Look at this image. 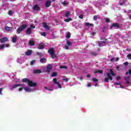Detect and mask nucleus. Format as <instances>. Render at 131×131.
Instances as JSON below:
<instances>
[{"instance_id": "obj_1", "label": "nucleus", "mask_w": 131, "mask_h": 131, "mask_svg": "<svg viewBox=\"0 0 131 131\" xmlns=\"http://www.w3.org/2000/svg\"><path fill=\"white\" fill-rule=\"evenodd\" d=\"M27 26H28L26 24H24L23 25L20 26L19 27H18L16 30V32L17 34H20V33H21V32H22L23 30L26 29V28H27Z\"/></svg>"}, {"instance_id": "obj_2", "label": "nucleus", "mask_w": 131, "mask_h": 131, "mask_svg": "<svg viewBox=\"0 0 131 131\" xmlns=\"http://www.w3.org/2000/svg\"><path fill=\"white\" fill-rule=\"evenodd\" d=\"M48 53H49L51 55V58L52 59H55V58H57V55L55 54V50L54 48H50L48 50Z\"/></svg>"}, {"instance_id": "obj_3", "label": "nucleus", "mask_w": 131, "mask_h": 131, "mask_svg": "<svg viewBox=\"0 0 131 131\" xmlns=\"http://www.w3.org/2000/svg\"><path fill=\"white\" fill-rule=\"evenodd\" d=\"M106 75H107V77H106L104 78V81L105 82H109V79L110 80H112V79H113V77L111 76V75H110V73H107Z\"/></svg>"}, {"instance_id": "obj_4", "label": "nucleus", "mask_w": 131, "mask_h": 131, "mask_svg": "<svg viewBox=\"0 0 131 131\" xmlns=\"http://www.w3.org/2000/svg\"><path fill=\"white\" fill-rule=\"evenodd\" d=\"M107 42V39H104V41H98V43L99 47H104L106 46V43Z\"/></svg>"}, {"instance_id": "obj_5", "label": "nucleus", "mask_w": 131, "mask_h": 131, "mask_svg": "<svg viewBox=\"0 0 131 131\" xmlns=\"http://www.w3.org/2000/svg\"><path fill=\"white\" fill-rule=\"evenodd\" d=\"M53 68V65L52 64H48L47 67L46 72L47 73H50L51 72V70H52Z\"/></svg>"}, {"instance_id": "obj_6", "label": "nucleus", "mask_w": 131, "mask_h": 131, "mask_svg": "<svg viewBox=\"0 0 131 131\" xmlns=\"http://www.w3.org/2000/svg\"><path fill=\"white\" fill-rule=\"evenodd\" d=\"M53 81L55 84H56L57 85H58L59 89H62V86H61V84H60V83L57 81V78H53Z\"/></svg>"}, {"instance_id": "obj_7", "label": "nucleus", "mask_w": 131, "mask_h": 131, "mask_svg": "<svg viewBox=\"0 0 131 131\" xmlns=\"http://www.w3.org/2000/svg\"><path fill=\"white\" fill-rule=\"evenodd\" d=\"M28 85H29V86H30L31 88L35 87L36 86V83L33 82L32 81L29 80L28 83Z\"/></svg>"}, {"instance_id": "obj_8", "label": "nucleus", "mask_w": 131, "mask_h": 131, "mask_svg": "<svg viewBox=\"0 0 131 131\" xmlns=\"http://www.w3.org/2000/svg\"><path fill=\"white\" fill-rule=\"evenodd\" d=\"M52 5V1L50 0H47L45 3V7L50 8Z\"/></svg>"}, {"instance_id": "obj_9", "label": "nucleus", "mask_w": 131, "mask_h": 131, "mask_svg": "<svg viewBox=\"0 0 131 131\" xmlns=\"http://www.w3.org/2000/svg\"><path fill=\"white\" fill-rule=\"evenodd\" d=\"M113 27H116V28L119 29L120 28V26H119V24L118 23H113L112 24V26L110 28V29H112Z\"/></svg>"}, {"instance_id": "obj_10", "label": "nucleus", "mask_w": 131, "mask_h": 131, "mask_svg": "<svg viewBox=\"0 0 131 131\" xmlns=\"http://www.w3.org/2000/svg\"><path fill=\"white\" fill-rule=\"evenodd\" d=\"M9 40V39L7 37H4L3 38H1L0 39V42L2 43H4V42H6V41H8Z\"/></svg>"}, {"instance_id": "obj_11", "label": "nucleus", "mask_w": 131, "mask_h": 131, "mask_svg": "<svg viewBox=\"0 0 131 131\" xmlns=\"http://www.w3.org/2000/svg\"><path fill=\"white\" fill-rule=\"evenodd\" d=\"M45 48V45H43L42 43H40L38 45L37 49L38 50H42V49H44Z\"/></svg>"}, {"instance_id": "obj_12", "label": "nucleus", "mask_w": 131, "mask_h": 131, "mask_svg": "<svg viewBox=\"0 0 131 131\" xmlns=\"http://www.w3.org/2000/svg\"><path fill=\"white\" fill-rule=\"evenodd\" d=\"M42 25H43V27L44 28H46V29H47L48 30H50V27H49V26L47 25V23L43 22Z\"/></svg>"}, {"instance_id": "obj_13", "label": "nucleus", "mask_w": 131, "mask_h": 131, "mask_svg": "<svg viewBox=\"0 0 131 131\" xmlns=\"http://www.w3.org/2000/svg\"><path fill=\"white\" fill-rule=\"evenodd\" d=\"M26 33L27 34H28L29 35L31 34V33H32V31L31 30V28H28L27 30L26 31Z\"/></svg>"}, {"instance_id": "obj_14", "label": "nucleus", "mask_w": 131, "mask_h": 131, "mask_svg": "<svg viewBox=\"0 0 131 131\" xmlns=\"http://www.w3.org/2000/svg\"><path fill=\"white\" fill-rule=\"evenodd\" d=\"M18 86H22V84H15L11 86V89L14 90V89H16V88H18Z\"/></svg>"}, {"instance_id": "obj_15", "label": "nucleus", "mask_w": 131, "mask_h": 131, "mask_svg": "<svg viewBox=\"0 0 131 131\" xmlns=\"http://www.w3.org/2000/svg\"><path fill=\"white\" fill-rule=\"evenodd\" d=\"M33 10H34L35 11H38V10H40V8L39 7V6H38V5H35L33 8Z\"/></svg>"}, {"instance_id": "obj_16", "label": "nucleus", "mask_w": 131, "mask_h": 131, "mask_svg": "<svg viewBox=\"0 0 131 131\" xmlns=\"http://www.w3.org/2000/svg\"><path fill=\"white\" fill-rule=\"evenodd\" d=\"M34 74H38L41 73V70H35L33 71Z\"/></svg>"}, {"instance_id": "obj_17", "label": "nucleus", "mask_w": 131, "mask_h": 131, "mask_svg": "<svg viewBox=\"0 0 131 131\" xmlns=\"http://www.w3.org/2000/svg\"><path fill=\"white\" fill-rule=\"evenodd\" d=\"M129 77H130V76H129L128 77H124V79L126 81V83H127V84H129V81L128 80H129Z\"/></svg>"}, {"instance_id": "obj_18", "label": "nucleus", "mask_w": 131, "mask_h": 131, "mask_svg": "<svg viewBox=\"0 0 131 131\" xmlns=\"http://www.w3.org/2000/svg\"><path fill=\"white\" fill-rule=\"evenodd\" d=\"M34 45H35V42H34V41H33V40H30L29 41V45L30 47H33V46H34Z\"/></svg>"}, {"instance_id": "obj_19", "label": "nucleus", "mask_w": 131, "mask_h": 131, "mask_svg": "<svg viewBox=\"0 0 131 131\" xmlns=\"http://www.w3.org/2000/svg\"><path fill=\"white\" fill-rule=\"evenodd\" d=\"M31 54H32V51H31L30 50H27V51L26 52V55L27 56H30V55H31Z\"/></svg>"}, {"instance_id": "obj_20", "label": "nucleus", "mask_w": 131, "mask_h": 131, "mask_svg": "<svg viewBox=\"0 0 131 131\" xmlns=\"http://www.w3.org/2000/svg\"><path fill=\"white\" fill-rule=\"evenodd\" d=\"M5 30L6 31H11L13 28L12 27H8V26H5Z\"/></svg>"}, {"instance_id": "obj_21", "label": "nucleus", "mask_w": 131, "mask_h": 131, "mask_svg": "<svg viewBox=\"0 0 131 131\" xmlns=\"http://www.w3.org/2000/svg\"><path fill=\"white\" fill-rule=\"evenodd\" d=\"M17 36H14L13 37H12V42L13 43H15L16 42V41H17Z\"/></svg>"}, {"instance_id": "obj_22", "label": "nucleus", "mask_w": 131, "mask_h": 131, "mask_svg": "<svg viewBox=\"0 0 131 131\" xmlns=\"http://www.w3.org/2000/svg\"><path fill=\"white\" fill-rule=\"evenodd\" d=\"M40 63H47V59L46 58H41L40 59Z\"/></svg>"}, {"instance_id": "obj_23", "label": "nucleus", "mask_w": 131, "mask_h": 131, "mask_svg": "<svg viewBox=\"0 0 131 131\" xmlns=\"http://www.w3.org/2000/svg\"><path fill=\"white\" fill-rule=\"evenodd\" d=\"M110 73V75H112V76H115L116 75L115 73H114V72L113 71V70L112 69L110 70V73Z\"/></svg>"}, {"instance_id": "obj_24", "label": "nucleus", "mask_w": 131, "mask_h": 131, "mask_svg": "<svg viewBox=\"0 0 131 131\" xmlns=\"http://www.w3.org/2000/svg\"><path fill=\"white\" fill-rule=\"evenodd\" d=\"M94 73H99V74H103V71L102 70H96L94 72Z\"/></svg>"}, {"instance_id": "obj_25", "label": "nucleus", "mask_w": 131, "mask_h": 131, "mask_svg": "<svg viewBox=\"0 0 131 131\" xmlns=\"http://www.w3.org/2000/svg\"><path fill=\"white\" fill-rule=\"evenodd\" d=\"M57 75H58V73L57 72H53L51 76L52 77H55V76H57Z\"/></svg>"}, {"instance_id": "obj_26", "label": "nucleus", "mask_w": 131, "mask_h": 131, "mask_svg": "<svg viewBox=\"0 0 131 131\" xmlns=\"http://www.w3.org/2000/svg\"><path fill=\"white\" fill-rule=\"evenodd\" d=\"M70 14H71V12L70 11H67V13L65 14V17H69L70 15Z\"/></svg>"}, {"instance_id": "obj_27", "label": "nucleus", "mask_w": 131, "mask_h": 131, "mask_svg": "<svg viewBox=\"0 0 131 131\" xmlns=\"http://www.w3.org/2000/svg\"><path fill=\"white\" fill-rule=\"evenodd\" d=\"M71 36V34H70V32H68L67 34L66 38H70Z\"/></svg>"}, {"instance_id": "obj_28", "label": "nucleus", "mask_w": 131, "mask_h": 131, "mask_svg": "<svg viewBox=\"0 0 131 131\" xmlns=\"http://www.w3.org/2000/svg\"><path fill=\"white\" fill-rule=\"evenodd\" d=\"M25 90L26 92H31V89L28 87L25 88Z\"/></svg>"}, {"instance_id": "obj_29", "label": "nucleus", "mask_w": 131, "mask_h": 131, "mask_svg": "<svg viewBox=\"0 0 131 131\" xmlns=\"http://www.w3.org/2000/svg\"><path fill=\"white\" fill-rule=\"evenodd\" d=\"M22 81H23V82H27V81H28V82H29V79H28L27 78H24V79H23Z\"/></svg>"}, {"instance_id": "obj_30", "label": "nucleus", "mask_w": 131, "mask_h": 131, "mask_svg": "<svg viewBox=\"0 0 131 131\" xmlns=\"http://www.w3.org/2000/svg\"><path fill=\"white\" fill-rule=\"evenodd\" d=\"M62 80H63L64 81H66V82H68V80L69 79H68L67 77H66V76L63 77Z\"/></svg>"}, {"instance_id": "obj_31", "label": "nucleus", "mask_w": 131, "mask_h": 131, "mask_svg": "<svg viewBox=\"0 0 131 131\" xmlns=\"http://www.w3.org/2000/svg\"><path fill=\"white\" fill-rule=\"evenodd\" d=\"M65 22H69L70 21H72V18H69L64 19Z\"/></svg>"}, {"instance_id": "obj_32", "label": "nucleus", "mask_w": 131, "mask_h": 131, "mask_svg": "<svg viewBox=\"0 0 131 131\" xmlns=\"http://www.w3.org/2000/svg\"><path fill=\"white\" fill-rule=\"evenodd\" d=\"M91 55H92V56H96L98 55V53H97V52H91Z\"/></svg>"}, {"instance_id": "obj_33", "label": "nucleus", "mask_w": 131, "mask_h": 131, "mask_svg": "<svg viewBox=\"0 0 131 131\" xmlns=\"http://www.w3.org/2000/svg\"><path fill=\"white\" fill-rule=\"evenodd\" d=\"M92 81H93V82H97V81H99V80H98V79L96 78H93L92 79Z\"/></svg>"}, {"instance_id": "obj_34", "label": "nucleus", "mask_w": 131, "mask_h": 131, "mask_svg": "<svg viewBox=\"0 0 131 131\" xmlns=\"http://www.w3.org/2000/svg\"><path fill=\"white\" fill-rule=\"evenodd\" d=\"M107 30V29H106V27H103L102 29V32H105V31Z\"/></svg>"}, {"instance_id": "obj_35", "label": "nucleus", "mask_w": 131, "mask_h": 131, "mask_svg": "<svg viewBox=\"0 0 131 131\" xmlns=\"http://www.w3.org/2000/svg\"><path fill=\"white\" fill-rule=\"evenodd\" d=\"M5 48V44L0 45V50H3Z\"/></svg>"}, {"instance_id": "obj_36", "label": "nucleus", "mask_w": 131, "mask_h": 131, "mask_svg": "<svg viewBox=\"0 0 131 131\" xmlns=\"http://www.w3.org/2000/svg\"><path fill=\"white\" fill-rule=\"evenodd\" d=\"M62 5H63V6H64L65 7H66L68 6V3L64 2L62 3Z\"/></svg>"}, {"instance_id": "obj_37", "label": "nucleus", "mask_w": 131, "mask_h": 131, "mask_svg": "<svg viewBox=\"0 0 131 131\" xmlns=\"http://www.w3.org/2000/svg\"><path fill=\"white\" fill-rule=\"evenodd\" d=\"M67 43L68 46H71L72 45V42L69 41H67Z\"/></svg>"}, {"instance_id": "obj_38", "label": "nucleus", "mask_w": 131, "mask_h": 131, "mask_svg": "<svg viewBox=\"0 0 131 131\" xmlns=\"http://www.w3.org/2000/svg\"><path fill=\"white\" fill-rule=\"evenodd\" d=\"M59 68L61 69H67V67L64 66H60Z\"/></svg>"}, {"instance_id": "obj_39", "label": "nucleus", "mask_w": 131, "mask_h": 131, "mask_svg": "<svg viewBox=\"0 0 131 131\" xmlns=\"http://www.w3.org/2000/svg\"><path fill=\"white\" fill-rule=\"evenodd\" d=\"M8 14L10 16H12V15H13V11H12V10H9L8 12Z\"/></svg>"}, {"instance_id": "obj_40", "label": "nucleus", "mask_w": 131, "mask_h": 131, "mask_svg": "<svg viewBox=\"0 0 131 131\" xmlns=\"http://www.w3.org/2000/svg\"><path fill=\"white\" fill-rule=\"evenodd\" d=\"M113 61H114V62H115V61H116V59L115 57H113L110 59V62H113Z\"/></svg>"}, {"instance_id": "obj_41", "label": "nucleus", "mask_w": 131, "mask_h": 131, "mask_svg": "<svg viewBox=\"0 0 131 131\" xmlns=\"http://www.w3.org/2000/svg\"><path fill=\"white\" fill-rule=\"evenodd\" d=\"M105 21L107 23H109V22H110V19L108 18H105Z\"/></svg>"}, {"instance_id": "obj_42", "label": "nucleus", "mask_w": 131, "mask_h": 131, "mask_svg": "<svg viewBox=\"0 0 131 131\" xmlns=\"http://www.w3.org/2000/svg\"><path fill=\"white\" fill-rule=\"evenodd\" d=\"M36 54H37V55H38V56H39L40 57H42V53H40L39 52H37Z\"/></svg>"}, {"instance_id": "obj_43", "label": "nucleus", "mask_w": 131, "mask_h": 131, "mask_svg": "<svg viewBox=\"0 0 131 131\" xmlns=\"http://www.w3.org/2000/svg\"><path fill=\"white\" fill-rule=\"evenodd\" d=\"M34 63H35V60H32L30 62V65H34Z\"/></svg>"}, {"instance_id": "obj_44", "label": "nucleus", "mask_w": 131, "mask_h": 131, "mask_svg": "<svg viewBox=\"0 0 131 131\" xmlns=\"http://www.w3.org/2000/svg\"><path fill=\"white\" fill-rule=\"evenodd\" d=\"M41 35H42V36H46V35H47V33H46V32H42L41 33Z\"/></svg>"}, {"instance_id": "obj_45", "label": "nucleus", "mask_w": 131, "mask_h": 131, "mask_svg": "<svg viewBox=\"0 0 131 131\" xmlns=\"http://www.w3.org/2000/svg\"><path fill=\"white\" fill-rule=\"evenodd\" d=\"M97 15H95L94 17H93V20H94L95 21L97 20Z\"/></svg>"}, {"instance_id": "obj_46", "label": "nucleus", "mask_w": 131, "mask_h": 131, "mask_svg": "<svg viewBox=\"0 0 131 131\" xmlns=\"http://www.w3.org/2000/svg\"><path fill=\"white\" fill-rule=\"evenodd\" d=\"M79 18L80 19H82L83 18V15H82V14L80 15L79 16Z\"/></svg>"}, {"instance_id": "obj_47", "label": "nucleus", "mask_w": 131, "mask_h": 131, "mask_svg": "<svg viewBox=\"0 0 131 131\" xmlns=\"http://www.w3.org/2000/svg\"><path fill=\"white\" fill-rule=\"evenodd\" d=\"M44 89H45V90H47V91H53V89H48L47 86H45Z\"/></svg>"}, {"instance_id": "obj_48", "label": "nucleus", "mask_w": 131, "mask_h": 131, "mask_svg": "<svg viewBox=\"0 0 131 131\" xmlns=\"http://www.w3.org/2000/svg\"><path fill=\"white\" fill-rule=\"evenodd\" d=\"M127 57H128V58L129 59H131V54H128L127 55Z\"/></svg>"}, {"instance_id": "obj_49", "label": "nucleus", "mask_w": 131, "mask_h": 131, "mask_svg": "<svg viewBox=\"0 0 131 131\" xmlns=\"http://www.w3.org/2000/svg\"><path fill=\"white\" fill-rule=\"evenodd\" d=\"M65 49H66V50H69V47L68 45H66Z\"/></svg>"}, {"instance_id": "obj_50", "label": "nucleus", "mask_w": 131, "mask_h": 131, "mask_svg": "<svg viewBox=\"0 0 131 131\" xmlns=\"http://www.w3.org/2000/svg\"><path fill=\"white\" fill-rule=\"evenodd\" d=\"M124 65H125V66H127V65H128V62H127V61L125 62Z\"/></svg>"}, {"instance_id": "obj_51", "label": "nucleus", "mask_w": 131, "mask_h": 131, "mask_svg": "<svg viewBox=\"0 0 131 131\" xmlns=\"http://www.w3.org/2000/svg\"><path fill=\"white\" fill-rule=\"evenodd\" d=\"M121 79L120 76H118L116 78V79H117V80H119Z\"/></svg>"}, {"instance_id": "obj_52", "label": "nucleus", "mask_w": 131, "mask_h": 131, "mask_svg": "<svg viewBox=\"0 0 131 131\" xmlns=\"http://www.w3.org/2000/svg\"><path fill=\"white\" fill-rule=\"evenodd\" d=\"M115 84H116V85H120V83H117V82H115Z\"/></svg>"}, {"instance_id": "obj_53", "label": "nucleus", "mask_w": 131, "mask_h": 131, "mask_svg": "<svg viewBox=\"0 0 131 131\" xmlns=\"http://www.w3.org/2000/svg\"><path fill=\"white\" fill-rule=\"evenodd\" d=\"M3 91V88H0V95H3L2 91Z\"/></svg>"}, {"instance_id": "obj_54", "label": "nucleus", "mask_w": 131, "mask_h": 131, "mask_svg": "<svg viewBox=\"0 0 131 131\" xmlns=\"http://www.w3.org/2000/svg\"><path fill=\"white\" fill-rule=\"evenodd\" d=\"M119 60V58L117 57L116 59V60H115V62H117V61H118Z\"/></svg>"}, {"instance_id": "obj_55", "label": "nucleus", "mask_w": 131, "mask_h": 131, "mask_svg": "<svg viewBox=\"0 0 131 131\" xmlns=\"http://www.w3.org/2000/svg\"><path fill=\"white\" fill-rule=\"evenodd\" d=\"M85 26H90V23H86L85 24Z\"/></svg>"}, {"instance_id": "obj_56", "label": "nucleus", "mask_w": 131, "mask_h": 131, "mask_svg": "<svg viewBox=\"0 0 131 131\" xmlns=\"http://www.w3.org/2000/svg\"><path fill=\"white\" fill-rule=\"evenodd\" d=\"M31 28H35V26H33V25H31Z\"/></svg>"}, {"instance_id": "obj_57", "label": "nucleus", "mask_w": 131, "mask_h": 131, "mask_svg": "<svg viewBox=\"0 0 131 131\" xmlns=\"http://www.w3.org/2000/svg\"><path fill=\"white\" fill-rule=\"evenodd\" d=\"M87 86H88V88H90V86H92V85L90 83H89L87 84Z\"/></svg>"}, {"instance_id": "obj_58", "label": "nucleus", "mask_w": 131, "mask_h": 131, "mask_svg": "<svg viewBox=\"0 0 131 131\" xmlns=\"http://www.w3.org/2000/svg\"><path fill=\"white\" fill-rule=\"evenodd\" d=\"M22 90H23V88H20L18 89V91H19V92H21V91H22Z\"/></svg>"}, {"instance_id": "obj_59", "label": "nucleus", "mask_w": 131, "mask_h": 131, "mask_svg": "<svg viewBox=\"0 0 131 131\" xmlns=\"http://www.w3.org/2000/svg\"><path fill=\"white\" fill-rule=\"evenodd\" d=\"M9 46H10V45L9 44H6V48H9Z\"/></svg>"}, {"instance_id": "obj_60", "label": "nucleus", "mask_w": 131, "mask_h": 131, "mask_svg": "<svg viewBox=\"0 0 131 131\" xmlns=\"http://www.w3.org/2000/svg\"><path fill=\"white\" fill-rule=\"evenodd\" d=\"M128 71H129V74L130 75H131V70H130V69Z\"/></svg>"}, {"instance_id": "obj_61", "label": "nucleus", "mask_w": 131, "mask_h": 131, "mask_svg": "<svg viewBox=\"0 0 131 131\" xmlns=\"http://www.w3.org/2000/svg\"><path fill=\"white\" fill-rule=\"evenodd\" d=\"M86 77H91V75H90V74H88L87 75H86Z\"/></svg>"}, {"instance_id": "obj_62", "label": "nucleus", "mask_w": 131, "mask_h": 131, "mask_svg": "<svg viewBox=\"0 0 131 131\" xmlns=\"http://www.w3.org/2000/svg\"><path fill=\"white\" fill-rule=\"evenodd\" d=\"M90 26L93 27V26H94V24H90Z\"/></svg>"}, {"instance_id": "obj_63", "label": "nucleus", "mask_w": 131, "mask_h": 131, "mask_svg": "<svg viewBox=\"0 0 131 131\" xmlns=\"http://www.w3.org/2000/svg\"><path fill=\"white\" fill-rule=\"evenodd\" d=\"M120 86L121 89H123V86H122L121 84L120 85Z\"/></svg>"}, {"instance_id": "obj_64", "label": "nucleus", "mask_w": 131, "mask_h": 131, "mask_svg": "<svg viewBox=\"0 0 131 131\" xmlns=\"http://www.w3.org/2000/svg\"><path fill=\"white\" fill-rule=\"evenodd\" d=\"M95 86H98V83H96L95 84Z\"/></svg>"}]
</instances>
